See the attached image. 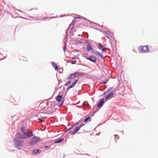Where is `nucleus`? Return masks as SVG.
Returning a JSON list of instances; mask_svg holds the SVG:
<instances>
[{
	"label": "nucleus",
	"instance_id": "f257e3e1",
	"mask_svg": "<svg viewBox=\"0 0 158 158\" xmlns=\"http://www.w3.org/2000/svg\"><path fill=\"white\" fill-rule=\"evenodd\" d=\"M23 136H20L19 134H17L16 137L18 139H25L29 138L33 136V132L30 130L27 131L26 132H24Z\"/></svg>",
	"mask_w": 158,
	"mask_h": 158
},
{
	"label": "nucleus",
	"instance_id": "f03ea898",
	"mask_svg": "<svg viewBox=\"0 0 158 158\" xmlns=\"http://www.w3.org/2000/svg\"><path fill=\"white\" fill-rule=\"evenodd\" d=\"M139 50L141 53H144L148 52H149L150 49L148 48V46H139Z\"/></svg>",
	"mask_w": 158,
	"mask_h": 158
},
{
	"label": "nucleus",
	"instance_id": "7ed1b4c3",
	"mask_svg": "<svg viewBox=\"0 0 158 158\" xmlns=\"http://www.w3.org/2000/svg\"><path fill=\"white\" fill-rule=\"evenodd\" d=\"M40 140V138H38L36 136H34L31 139L30 143L31 145H34Z\"/></svg>",
	"mask_w": 158,
	"mask_h": 158
},
{
	"label": "nucleus",
	"instance_id": "20e7f679",
	"mask_svg": "<svg viewBox=\"0 0 158 158\" xmlns=\"http://www.w3.org/2000/svg\"><path fill=\"white\" fill-rule=\"evenodd\" d=\"M83 125H81L79 127H76L73 131H70L69 132L71 135L75 134L80 129V128L83 126Z\"/></svg>",
	"mask_w": 158,
	"mask_h": 158
},
{
	"label": "nucleus",
	"instance_id": "39448f33",
	"mask_svg": "<svg viewBox=\"0 0 158 158\" xmlns=\"http://www.w3.org/2000/svg\"><path fill=\"white\" fill-rule=\"evenodd\" d=\"M15 145L16 148L19 149H20L23 146L22 143L19 141H17Z\"/></svg>",
	"mask_w": 158,
	"mask_h": 158
},
{
	"label": "nucleus",
	"instance_id": "423d86ee",
	"mask_svg": "<svg viewBox=\"0 0 158 158\" xmlns=\"http://www.w3.org/2000/svg\"><path fill=\"white\" fill-rule=\"evenodd\" d=\"M86 59L94 63H95L96 61V58L94 56H92L89 57H87Z\"/></svg>",
	"mask_w": 158,
	"mask_h": 158
},
{
	"label": "nucleus",
	"instance_id": "0eeeda50",
	"mask_svg": "<svg viewBox=\"0 0 158 158\" xmlns=\"http://www.w3.org/2000/svg\"><path fill=\"white\" fill-rule=\"evenodd\" d=\"M114 95V94L112 92H110L107 94L105 98V100H107L112 97V96Z\"/></svg>",
	"mask_w": 158,
	"mask_h": 158
},
{
	"label": "nucleus",
	"instance_id": "6e6552de",
	"mask_svg": "<svg viewBox=\"0 0 158 158\" xmlns=\"http://www.w3.org/2000/svg\"><path fill=\"white\" fill-rule=\"evenodd\" d=\"M78 80H75L74 82L69 86L67 89V90H68L69 89L72 88L73 87L74 85H75L76 83L77 82Z\"/></svg>",
	"mask_w": 158,
	"mask_h": 158
},
{
	"label": "nucleus",
	"instance_id": "1a4fd4ad",
	"mask_svg": "<svg viewBox=\"0 0 158 158\" xmlns=\"http://www.w3.org/2000/svg\"><path fill=\"white\" fill-rule=\"evenodd\" d=\"M104 100L103 99H100V102L98 105V107H100L101 106H102L104 104Z\"/></svg>",
	"mask_w": 158,
	"mask_h": 158
},
{
	"label": "nucleus",
	"instance_id": "9d476101",
	"mask_svg": "<svg viewBox=\"0 0 158 158\" xmlns=\"http://www.w3.org/2000/svg\"><path fill=\"white\" fill-rule=\"evenodd\" d=\"M52 64L56 70H59V67L57 66L56 64L55 63L52 62Z\"/></svg>",
	"mask_w": 158,
	"mask_h": 158
},
{
	"label": "nucleus",
	"instance_id": "9b49d317",
	"mask_svg": "<svg viewBox=\"0 0 158 158\" xmlns=\"http://www.w3.org/2000/svg\"><path fill=\"white\" fill-rule=\"evenodd\" d=\"M62 97V95L57 96L56 97V100L59 102H60L61 101Z\"/></svg>",
	"mask_w": 158,
	"mask_h": 158
},
{
	"label": "nucleus",
	"instance_id": "f8f14e48",
	"mask_svg": "<svg viewBox=\"0 0 158 158\" xmlns=\"http://www.w3.org/2000/svg\"><path fill=\"white\" fill-rule=\"evenodd\" d=\"M87 49L88 51L89 52L91 51H93V49L92 48L90 44H88Z\"/></svg>",
	"mask_w": 158,
	"mask_h": 158
},
{
	"label": "nucleus",
	"instance_id": "ddd939ff",
	"mask_svg": "<svg viewBox=\"0 0 158 158\" xmlns=\"http://www.w3.org/2000/svg\"><path fill=\"white\" fill-rule=\"evenodd\" d=\"M41 151L40 150H34L33 151V153L34 154H36L38 153H40Z\"/></svg>",
	"mask_w": 158,
	"mask_h": 158
},
{
	"label": "nucleus",
	"instance_id": "4468645a",
	"mask_svg": "<svg viewBox=\"0 0 158 158\" xmlns=\"http://www.w3.org/2000/svg\"><path fill=\"white\" fill-rule=\"evenodd\" d=\"M94 54L99 56H100L102 58L103 57V55L98 52H95L94 53Z\"/></svg>",
	"mask_w": 158,
	"mask_h": 158
},
{
	"label": "nucleus",
	"instance_id": "2eb2a0df",
	"mask_svg": "<svg viewBox=\"0 0 158 158\" xmlns=\"http://www.w3.org/2000/svg\"><path fill=\"white\" fill-rule=\"evenodd\" d=\"M94 54L99 56H100L102 58L103 57V55L98 52H95L94 53Z\"/></svg>",
	"mask_w": 158,
	"mask_h": 158
},
{
	"label": "nucleus",
	"instance_id": "dca6fc26",
	"mask_svg": "<svg viewBox=\"0 0 158 158\" xmlns=\"http://www.w3.org/2000/svg\"><path fill=\"white\" fill-rule=\"evenodd\" d=\"M75 77H77L79 76L82 75V74L78 72H76L73 73Z\"/></svg>",
	"mask_w": 158,
	"mask_h": 158
},
{
	"label": "nucleus",
	"instance_id": "f3484780",
	"mask_svg": "<svg viewBox=\"0 0 158 158\" xmlns=\"http://www.w3.org/2000/svg\"><path fill=\"white\" fill-rule=\"evenodd\" d=\"M74 77H75V76H74V74L73 73V74H70V76L69 77H67V79H73Z\"/></svg>",
	"mask_w": 158,
	"mask_h": 158
},
{
	"label": "nucleus",
	"instance_id": "a211bd4d",
	"mask_svg": "<svg viewBox=\"0 0 158 158\" xmlns=\"http://www.w3.org/2000/svg\"><path fill=\"white\" fill-rule=\"evenodd\" d=\"M91 119L89 117H87L85 120L84 122H89L90 121Z\"/></svg>",
	"mask_w": 158,
	"mask_h": 158
},
{
	"label": "nucleus",
	"instance_id": "6ab92c4d",
	"mask_svg": "<svg viewBox=\"0 0 158 158\" xmlns=\"http://www.w3.org/2000/svg\"><path fill=\"white\" fill-rule=\"evenodd\" d=\"M98 45L100 49L101 50H102L104 48H105L104 47V46L102 44H99Z\"/></svg>",
	"mask_w": 158,
	"mask_h": 158
},
{
	"label": "nucleus",
	"instance_id": "aec40b11",
	"mask_svg": "<svg viewBox=\"0 0 158 158\" xmlns=\"http://www.w3.org/2000/svg\"><path fill=\"white\" fill-rule=\"evenodd\" d=\"M20 60H23L24 61H27V60L26 59L25 57H24L23 56H21L20 58Z\"/></svg>",
	"mask_w": 158,
	"mask_h": 158
},
{
	"label": "nucleus",
	"instance_id": "412c9836",
	"mask_svg": "<svg viewBox=\"0 0 158 158\" xmlns=\"http://www.w3.org/2000/svg\"><path fill=\"white\" fill-rule=\"evenodd\" d=\"M78 123H76L74 125H72L70 128H69L68 129V130H70L72 129L73 128V127L74 126H75V125H78Z\"/></svg>",
	"mask_w": 158,
	"mask_h": 158
},
{
	"label": "nucleus",
	"instance_id": "4be33fe9",
	"mask_svg": "<svg viewBox=\"0 0 158 158\" xmlns=\"http://www.w3.org/2000/svg\"><path fill=\"white\" fill-rule=\"evenodd\" d=\"M63 140V139H60L57 141H55V143H60L62 141V140Z\"/></svg>",
	"mask_w": 158,
	"mask_h": 158
},
{
	"label": "nucleus",
	"instance_id": "5701e85b",
	"mask_svg": "<svg viewBox=\"0 0 158 158\" xmlns=\"http://www.w3.org/2000/svg\"><path fill=\"white\" fill-rule=\"evenodd\" d=\"M108 80L107 79L106 81H102L101 83L103 84H105L106 83H107V82L108 81Z\"/></svg>",
	"mask_w": 158,
	"mask_h": 158
},
{
	"label": "nucleus",
	"instance_id": "b1692460",
	"mask_svg": "<svg viewBox=\"0 0 158 158\" xmlns=\"http://www.w3.org/2000/svg\"><path fill=\"white\" fill-rule=\"evenodd\" d=\"M70 82H71L70 81H69L67 82H66V83L65 84V85H69L70 83Z\"/></svg>",
	"mask_w": 158,
	"mask_h": 158
},
{
	"label": "nucleus",
	"instance_id": "393cba45",
	"mask_svg": "<svg viewBox=\"0 0 158 158\" xmlns=\"http://www.w3.org/2000/svg\"><path fill=\"white\" fill-rule=\"evenodd\" d=\"M38 120L40 121V122L42 123V122H43V121H44V120H43L40 118H38Z\"/></svg>",
	"mask_w": 158,
	"mask_h": 158
},
{
	"label": "nucleus",
	"instance_id": "a878e982",
	"mask_svg": "<svg viewBox=\"0 0 158 158\" xmlns=\"http://www.w3.org/2000/svg\"><path fill=\"white\" fill-rule=\"evenodd\" d=\"M21 131L23 132V134H24V132H25V131L24 130V128H22L21 129Z\"/></svg>",
	"mask_w": 158,
	"mask_h": 158
},
{
	"label": "nucleus",
	"instance_id": "bb28decb",
	"mask_svg": "<svg viewBox=\"0 0 158 158\" xmlns=\"http://www.w3.org/2000/svg\"><path fill=\"white\" fill-rule=\"evenodd\" d=\"M76 61H74L73 62H71V64H74L76 63Z\"/></svg>",
	"mask_w": 158,
	"mask_h": 158
},
{
	"label": "nucleus",
	"instance_id": "cd10ccee",
	"mask_svg": "<svg viewBox=\"0 0 158 158\" xmlns=\"http://www.w3.org/2000/svg\"><path fill=\"white\" fill-rule=\"evenodd\" d=\"M102 50V51L105 52H107L106 50L105 49V48H104Z\"/></svg>",
	"mask_w": 158,
	"mask_h": 158
},
{
	"label": "nucleus",
	"instance_id": "c85d7f7f",
	"mask_svg": "<svg viewBox=\"0 0 158 158\" xmlns=\"http://www.w3.org/2000/svg\"><path fill=\"white\" fill-rule=\"evenodd\" d=\"M81 17H76V19H81Z\"/></svg>",
	"mask_w": 158,
	"mask_h": 158
},
{
	"label": "nucleus",
	"instance_id": "c756f323",
	"mask_svg": "<svg viewBox=\"0 0 158 158\" xmlns=\"http://www.w3.org/2000/svg\"><path fill=\"white\" fill-rule=\"evenodd\" d=\"M63 102H64V101H62V103H61V105H62V104H63Z\"/></svg>",
	"mask_w": 158,
	"mask_h": 158
},
{
	"label": "nucleus",
	"instance_id": "7c9ffc66",
	"mask_svg": "<svg viewBox=\"0 0 158 158\" xmlns=\"http://www.w3.org/2000/svg\"><path fill=\"white\" fill-rule=\"evenodd\" d=\"M47 147H48V146H45V148H47Z\"/></svg>",
	"mask_w": 158,
	"mask_h": 158
},
{
	"label": "nucleus",
	"instance_id": "2f4dec72",
	"mask_svg": "<svg viewBox=\"0 0 158 158\" xmlns=\"http://www.w3.org/2000/svg\"><path fill=\"white\" fill-rule=\"evenodd\" d=\"M47 147H48V146H45V148H47Z\"/></svg>",
	"mask_w": 158,
	"mask_h": 158
}]
</instances>
